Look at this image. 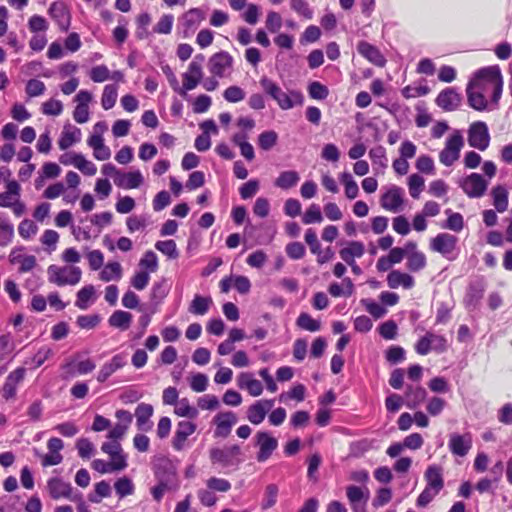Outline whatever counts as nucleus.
Instances as JSON below:
<instances>
[{"label": "nucleus", "mask_w": 512, "mask_h": 512, "mask_svg": "<svg viewBox=\"0 0 512 512\" xmlns=\"http://www.w3.org/2000/svg\"><path fill=\"white\" fill-rule=\"evenodd\" d=\"M425 479L427 486L434 490L435 493H439L444 487V480L442 475L441 467L437 465H430L425 471Z\"/></svg>", "instance_id": "nucleus-28"}, {"label": "nucleus", "mask_w": 512, "mask_h": 512, "mask_svg": "<svg viewBox=\"0 0 512 512\" xmlns=\"http://www.w3.org/2000/svg\"><path fill=\"white\" fill-rule=\"evenodd\" d=\"M255 446L259 447L256 459L259 463L268 460L278 447V440L268 431H258L255 435Z\"/></svg>", "instance_id": "nucleus-9"}, {"label": "nucleus", "mask_w": 512, "mask_h": 512, "mask_svg": "<svg viewBox=\"0 0 512 512\" xmlns=\"http://www.w3.org/2000/svg\"><path fill=\"white\" fill-rule=\"evenodd\" d=\"M409 193L412 198L417 199L424 187V178L417 174H411L408 178Z\"/></svg>", "instance_id": "nucleus-57"}, {"label": "nucleus", "mask_w": 512, "mask_h": 512, "mask_svg": "<svg viewBox=\"0 0 512 512\" xmlns=\"http://www.w3.org/2000/svg\"><path fill=\"white\" fill-rule=\"evenodd\" d=\"M430 92L428 85H407L401 90V94L404 98L410 99L419 96L427 95Z\"/></svg>", "instance_id": "nucleus-58"}, {"label": "nucleus", "mask_w": 512, "mask_h": 512, "mask_svg": "<svg viewBox=\"0 0 512 512\" xmlns=\"http://www.w3.org/2000/svg\"><path fill=\"white\" fill-rule=\"evenodd\" d=\"M414 284V278L408 273L392 270L387 275V285L391 289H397L399 286L405 289H411Z\"/></svg>", "instance_id": "nucleus-27"}, {"label": "nucleus", "mask_w": 512, "mask_h": 512, "mask_svg": "<svg viewBox=\"0 0 512 512\" xmlns=\"http://www.w3.org/2000/svg\"><path fill=\"white\" fill-rule=\"evenodd\" d=\"M406 351L398 345H391L385 351V359L392 365H396L405 360Z\"/></svg>", "instance_id": "nucleus-52"}, {"label": "nucleus", "mask_w": 512, "mask_h": 512, "mask_svg": "<svg viewBox=\"0 0 512 512\" xmlns=\"http://www.w3.org/2000/svg\"><path fill=\"white\" fill-rule=\"evenodd\" d=\"M467 141L470 147L484 151L489 147L490 134L488 126L483 121L473 122L467 131Z\"/></svg>", "instance_id": "nucleus-8"}, {"label": "nucleus", "mask_w": 512, "mask_h": 512, "mask_svg": "<svg viewBox=\"0 0 512 512\" xmlns=\"http://www.w3.org/2000/svg\"><path fill=\"white\" fill-rule=\"evenodd\" d=\"M448 445L452 454L463 457L469 452L471 448V438L469 435L464 436L453 433L450 435Z\"/></svg>", "instance_id": "nucleus-26"}, {"label": "nucleus", "mask_w": 512, "mask_h": 512, "mask_svg": "<svg viewBox=\"0 0 512 512\" xmlns=\"http://www.w3.org/2000/svg\"><path fill=\"white\" fill-rule=\"evenodd\" d=\"M127 364V358L126 355L123 353H118L114 355L110 361L104 363L102 367L100 368L96 380L99 383L106 382L109 377L117 372L118 370L122 369Z\"/></svg>", "instance_id": "nucleus-15"}, {"label": "nucleus", "mask_w": 512, "mask_h": 512, "mask_svg": "<svg viewBox=\"0 0 512 512\" xmlns=\"http://www.w3.org/2000/svg\"><path fill=\"white\" fill-rule=\"evenodd\" d=\"M169 288L166 285V280L163 279L155 282L151 289L150 300L154 305H159L168 295Z\"/></svg>", "instance_id": "nucleus-45"}, {"label": "nucleus", "mask_w": 512, "mask_h": 512, "mask_svg": "<svg viewBox=\"0 0 512 512\" xmlns=\"http://www.w3.org/2000/svg\"><path fill=\"white\" fill-rule=\"evenodd\" d=\"M291 9L305 19L313 18V10L305 0H290Z\"/></svg>", "instance_id": "nucleus-63"}, {"label": "nucleus", "mask_w": 512, "mask_h": 512, "mask_svg": "<svg viewBox=\"0 0 512 512\" xmlns=\"http://www.w3.org/2000/svg\"><path fill=\"white\" fill-rule=\"evenodd\" d=\"M427 391L421 385L406 384L404 390L405 406L411 410L418 408L426 399Z\"/></svg>", "instance_id": "nucleus-18"}, {"label": "nucleus", "mask_w": 512, "mask_h": 512, "mask_svg": "<svg viewBox=\"0 0 512 512\" xmlns=\"http://www.w3.org/2000/svg\"><path fill=\"white\" fill-rule=\"evenodd\" d=\"M278 486L276 484H268L265 488L264 497L261 502V508L263 510L273 507L277 502L278 497Z\"/></svg>", "instance_id": "nucleus-51"}, {"label": "nucleus", "mask_w": 512, "mask_h": 512, "mask_svg": "<svg viewBox=\"0 0 512 512\" xmlns=\"http://www.w3.org/2000/svg\"><path fill=\"white\" fill-rule=\"evenodd\" d=\"M458 238L449 233H439L430 241V249L441 254L448 261H454L460 254Z\"/></svg>", "instance_id": "nucleus-3"}, {"label": "nucleus", "mask_w": 512, "mask_h": 512, "mask_svg": "<svg viewBox=\"0 0 512 512\" xmlns=\"http://www.w3.org/2000/svg\"><path fill=\"white\" fill-rule=\"evenodd\" d=\"M153 472L158 483L176 488L178 485L177 468L168 458H160L153 465Z\"/></svg>", "instance_id": "nucleus-6"}, {"label": "nucleus", "mask_w": 512, "mask_h": 512, "mask_svg": "<svg viewBox=\"0 0 512 512\" xmlns=\"http://www.w3.org/2000/svg\"><path fill=\"white\" fill-rule=\"evenodd\" d=\"M155 248L166 255L169 259H177L179 256L176 243L172 239L157 241Z\"/></svg>", "instance_id": "nucleus-49"}, {"label": "nucleus", "mask_w": 512, "mask_h": 512, "mask_svg": "<svg viewBox=\"0 0 512 512\" xmlns=\"http://www.w3.org/2000/svg\"><path fill=\"white\" fill-rule=\"evenodd\" d=\"M392 499V489L389 487H381L376 491V495L372 500L374 508H380L388 504Z\"/></svg>", "instance_id": "nucleus-59"}, {"label": "nucleus", "mask_w": 512, "mask_h": 512, "mask_svg": "<svg viewBox=\"0 0 512 512\" xmlns=\"http://www.w3.org/2000/svg\"><path fill=\"white\" fill-rule=\"evenodd\" d=\"M20 197V185L17 181L11 180L6 184V191L0 193V207L8 208L12 202Z\"/></svg>", "instance_id": "nucleus-33"}, {"label": "nucleus", "mask_w": 512, "mask_h": 512, "mask_svg": "<svg viewBox=\"0 0 512 512\" xmlns=\"http://www.w3.org/2000/svg\"><path fill=\"white\" fill-rule=\"evenodd\" d=\"M296 324L301 329L310 331V332H317L321 328V323L319 320H316L312 318V316L306 312L300 313L296 320Z\"/></svg>", "instance_id": "nucleus-46"}, {"label": "nucleus", "mask_w": 512, "mask_h": 512, "mask_svg": "<svg viewBox=\"0 0 512 512\" xmlns=\"http://www.w3.org/2000/svg\"><path fill=\"white\" fill-rule=\"evenodd\" d=\"M211 304V297L196 294L190 303L189 312L195 315H204L208 312Z\"/></svg>", "instance_id": "nucleus-37"}, {"label": "nucleus", "mask_w": 512, "mask_h": 512, "mask_svg": "<svg viewBox=\"0 0 512 512\" xmlns=\"http://www.w3.org/2000/svg\"><path fill=\"white\" fill-rule=\"evenodd\" d=\"M259 83L264 92L275 100L282 110L292 109L297 105H302L304 102V96L300 91L291 90L289 93H286L276 82L267 76H263Z\"/></svg>", "instance_id": "nucleus-1"}, {"label": "nucleus", "mask_w": 512, "mask_h": 512, "mask_svg": "<svg viewBox=\"0 0 512 512\" xmlns=\"http://www.w3.org/2000/svg\"><path fill=\"white\" fill-rule=\"evenodd\" d=\"M402 405H405L404 395L401 396L396 393H390L385 398V407L388 413L393 414L398 412Z\"/></svg>", "instance_id": "nucleus-61"}, {"label": "nucleus", "mask_w": 512, "mask_h": 512, "mask_svg": "<svg viewBox=\"0 0 512 512\" xmlns=\"http://www.w3.org/2000/svg\"><path fill=\"white\" fill-rule=\"evenodd\" d=\"M196 428V424L191 421L184 420L178 422L172 439L173 449L176 451H182L185 448L186 440L196 431Z\"/></svg>", "instance_id": "nucleus-17"}, {"label": "nucleus", "mask_w": 512, "mask_h": 512, "mask_svg": "<svg viewBox=\"0 0 512 512\" xmlns=\"http://www.w3.org/2000/svg\"><path fill=\"white\" fill-rule=\"evenodd\" d=\"M365 252L364 244L360 241H351L347 247L342 248L339 251L341 259L345 263L355 261V258H360Z\"/></svg>", "instance_id": "nucleus-31"}, {"label": "nucleus", "mask_w": 512, "mask_h": 512, "mask_svg": "<svg viewBox=\"0 0 512 512\" xmlns=\"http://www.w3.org/2000/svg\"><path fill=\"white\" fill-rule=\"evenodd\" d=\"M273 406V400H258L247 409V419L254 425L262 423Z\"/></svg>", "instance_id": "nucleus-20"}, {"label": "nucleus", "mask_w": 512, "mask_h": 512, "mask_svg": "<svg viewBox=\"0 0 512 512\" xmlns=\"http://www.w3.org/2000/svg\"><path fill=\"white\" fill-rule=\"evenodd\" d=\"M48 280L57 286L76 285L81 280V269L77 266L50 265L47 269Z\"/></svg>", "instance_id": "nucleus-4"}, {"label": "nucleus", "mask_w": 512, "mask_h": 512, "mask_svg": "<svg viewBox=\"0 0 512 512\" xmlns=\"http://www.w3.org/2000/svg\"><path fill=\"white\" fill-rule=\"evenodd\" d=\"M462 100V96L454 87L443 89L435 99V103L442 110L450 112L455 111Z\"/></svg>", "instance_id": "nucleus-12"}, {"label": "nucleus", "mask_w": 512, "mask_h": 512, "mask_svg": "<svg viewBox=\"0 0 512 512\" xmlns=\"http://www.w3.org/2000/svg\"><path fill=\"white\" fill-rule=\"evenodd\" d=\"M323 220L322 212L318 204H311L305 211L302 221L304 224L320 223Z\"/></svg>", "instance_id": "nucleus-56"}, {"label": "nucleus", "mask_w": 512, "mask_h": 512, "mask_svg": "<svg viewBox=\"0 0 512 512\" xmlns=\"http://www.w3.org/2000/svg\"><path fill=\"white\" fill-rule=\"evenodd\" d=\"M278 140V135L273 130H267L259 134L258 145L264 151H269L273 148Z\"/></svg>", "instance_id": "nucleus-53"}, {"label": "nucleus", "mask_w": 512, "mask_h": 512, "mask_svg": "<svg viewBox=\"0 0 512 512\" xmlns=\"http://www.w3.org/2000/svg\"><path fill=\"white\" fill-rule=\"evenodd\" d=\"M309 97L315 100H325L329 95V89L319 81H312L308 85Z\"/></svg>", "instance_id": "nucleus-50"}, {"label": "nucleus", "mask_w": 512, "mask_h": 512, "mask_svg": "<svg viewBox=\"0 0 512 512\" xmlns=\"http://www.w3.org/2000/svg\"><path fill=\"white\" fill-rule=\"evenodd\" d=\"M300 180L299 173L295 170L282 171L276 178L274 185L280 189L288 190L297 185Z\"/></svg>", "instance_id": "nucleus-34"}, {"label": "nucleus", "mask_w": 512, "mask_h": 512, "mask_svg": "<svg viewBox=\"0 0 512 512\" xmlns=\"http://www.w3.org/2000/svg\"><path fill=\"white\" fill-rule=\"evenodd\" d=\"M403 189L392 185L385 193L382 194L380 204L382 208L392 212H398L403 204Z\"/></svg>", "instance_id": "nucleus-16"}, {"label": "nucleus", "mask_w": 512, "mask_h": 512, "mask_svg": "<svg viewBox=\"0 0 512 512\" xmlns=\"http://www.w3.org/2000/svg\"><path fill=\"white\" fill-rule=\"evenodd\" d=\"M114 488L120 498H124L134 492V484L132 480L126 476L118 478L114 483Z\"/></svg>", "instance_id": "nucleus-48"}, {"label": "nucleus", "mask_w": 512, "mask_h": 512, "mask_svg": "<svg viewBox=\"0 0 512 512\" xmlns=\"http://www.w3.org/2000/svg\"><path fill=\"white\" fill-rule=\"evenodd\" d=\"M369 157L373 165H379L380 167H387L386 149L381 146H375L369 150Z\"/></svg>", "instance_id": "nucleus-60"}, {"label": "nucleus", "mask_w": 512, "mask_h": 512, "mask_svg": "<svg viewBox=\"0 0 512 512\" xmlns=\"http://www.w3.org/2000/svg\"><path fill=\"white\" fill-rule=\"evenodd\" d=\"M346 497L348 502L369 500L370 492L367 487L362 488L357 485H349L346 487Z\"/></svg>", "instance_id": "nucleus-47"}, {"label": "nucleus", "mask_w": 512, "mask_h": 512, "mask_svg": "<svg viewBox=\"0 0 512 512\" xmlns=\"http://www.w3.org/2000/svg\"><path fill=\"white\" fill-rule=\"evenodd\" d=\"M153 406L146 403H140L135 410L136 424L139 430L147 431L151 428L149 419L153 415Z\"/></svg>", "instance_id": "nucleus-29"}, {"label": "nucleus", "mask_w": 512, "mask_h": 512, "mask_svg": "<svg viewBox=\"0 0 512 512\" xmlns=\"http://www.w3.org/2000/svg\"><path fill=\"white\" fill-rule=\"evenodd\" d=\"M476 88H481L476 85L475 81H469L466 87V95L468 105L476 111L488 110V102L486 97L481 91H476Z\"/></svg>", "instance_id": "nucleus-22"}, {"label": "nucleus", "mask_w": 512, "mask_h": 512, "mask_svg": "<svg viewBox=\"0 0 512 512\" xmlns=\"http://www.w3.org/2000/svg\"><path fill=\"white\" fill-rule=\"evenodd\" d=\"M495 210L502 213L508 208V191L503 185L493 187L491 191Z\"/></svg>", "instance_id": "nucleus-36"}, {"label": "nucleus", "mask_w": 512, "mask_h": 512, "mask_svg": "<svg viewBox=\"0 0 512 512\" xmlns=\"http://www.w3.org/2000/svg\"><path fill=\"white\" fill-rule=\"evenodd\" d=\"M49 16L57 23L62 32H67L71 24V16L63 2L55 1L48 9Z\"/></svg>", "instance_id": "nucleus-14"}, {"label": "nucleus", "mask_w": 512, "mask_h": 512, "mask_svg": "<svg viewBox=\"0 0 512 512\" xmlns=\"http://www.w3.org/2000/svg\"><path fill=\"white\" fill-rule=\"evenodd\" d=\"M74 166L79 169L83 174L88 176H93L97 172L96 165L87 160L85 156L81 153H77V156H75V164Z\"/></svg>", "instance_id": "nucleus-54"}, {"label": "nucleus", "mask_w": 512, "mask_h": 512, "mask_svg": "<svg viewBox=\"0 0 512 512\" xmlns=\"http://www.w3.org/2000/svg\"><path fill=\"white\" fill-rule=\"evenodd\" d=\"M339 180L344 185L345 196L350 200L355 199L358 196L359 188L351 173L342 172Z\"/></svg>", "instance_id": "nucleus-39"}, {"label": "nucleus", "mask_w": 512, "mask_h": 512, "mask_svg": "<svg viewBox=\"0 0 512 512\" xmlns=\"http://www.w3.org/2000/svg\"><path fill=\"white\" fill-rule=\"evenodd\" d=\"M75 305L82 310L89 307L95 296V288L93 285H86L77 292Z\"/></svg>", "instance_id": "nucleus-38"}, {"label": "nucleus", "mask_w": 512, "mask_h": 512, "mask_svg": "<svg viewBox=\"0 0 512 512\" xmlns=\"http://www.w3.org/2000/svg\"><path fill=\"white\" fill-rule=\"evenodd\" d=\"M233 64L232 56L226 51L215 53L209 59V70L214 76L222 77Z\"/></svg>", "instance_id": "nucleus-19"}, {"label": "nucleus", "mask_w": 512, "mask_h": 512, "mask_svg": "<svg viewBox=\"0 0 512 512\" xmlns=\"http://www.w3.org/2000/svg\"><path fill=\"white\" fill-rule=\"evenodd\" d=\"M398 326L394 320H387L379 325L378 331L382 338L392 340L397 335Z\"/></svg>", "instance_id": "nucleus-64"}, {"label": "nucleus", "mask_w": 512, "mask_h": 512, "mask_svg": "<svg viewBox=\"0 0 512 512\" xmlns=\"http://www.w3.org/2000/svg\"><path fill=\"white\" fill-rule=\"evenodd\" d=\"M47 488L52 499L71 498L72 486L60 477H52L47 482Z\"/></svg>", "instance_id": "nucleus-24"}, {"label": "nucleus", "mask_w": 512, "mask_h": 512, "mask_svg": "<svg viewBox=\"0 0 512 512\" xmlns=\"http://www.w3.org/2000/svg\"><path fill=\"white\" fill-rule=\"evenodd\" d=\"M463 145V136L459 131H455L446 139L445 147L439 153L440 162L446 167L452 166L459 159Z\"/></svg>", "instance_id": "nucleus-7"}, {"label": "nucleus", "mask_w": 512, "mask_h": 512, "mask_svg": "<svg viewBox=\"0 0 512 512\" xmlns=\"http://www.w3.org/2000/svg\"><path fill=\"white\" fill-rule=\"evenodd\" d=\"M81 139V130L75 126H65L58 140L61 150H66Z\"/></svg>", "instance_id": "nucleus-30"}, {"label": "nucleus", "mask_w": 512, "mask_h": 512, "mask_svg": "<svg viewBox=\"0 0 512 512\" xmlns=\"http://www.w3.org/2000/svg\"><path fill=\"white\" fill-rule=\"evenodd\" d=\"M356 49H357V52L363 58H365L367 61H369L373 65H375L377 67H381V68L386 65V62H387L386 58L377 46H375L365 40H361L358 42Z\"/></svg>", "instance_id": "nucleus-11"}, {"label": "nucleus", "mask_w": 512, "mask_h": 512, "mask_svg": "<svg viewBox=\"0 0 512 512\" xmlns=\"http://www.w3.org/2000/svg\"><path fill=\"white\" fill-rule=\"evenodd\" d=\"M499 80H503L501 70L498 65H492L478 69L469 81H475L476 85L482 87V82L494 85Z\"/></svg>", "instance_id": "nucleus-21"}, {"label": "nucleus", "mask_w": 512, "mask_h": 512, "mask_svg": "<svg viewBox=\"0 0 512 512\" xmlns=\"http://www.w3.org/2000/svg\"><path fill=\"white\" fill-rule=\"evenodd\" d=\"M484 292L485 284L482 279L471 281L463 300L465 308L470 312L477 310L484 296Z\"/></svg>", "instance_id": "nucleus-10"}, {"label": "nucleus", "mask_w": 512, "mask_h": 512, "mask_svg": "<svg viewBox=\"0 0 512 512\" xmlns=\"http://www.w3.org/2000/svg\"><path fill=\"white\" fill-rule=\"evenodd\" d=\"M144 181L142 173L139 170L122 172L119 176L114 178V183L123 189H136Z\"/></svg>", "instance_id": "nucleus-25"}, {"label": "nucleus", "mask_w": 512, "mask_h": 512, "mask_svg": "<svg viewBox=\"0 0 512 512\" xmlns=\"http://www.w3.org/2000/svg\"><path fill=\"white\" fill-rule=\"evenodd\" d=\"M118 96V88L115 84H108L104 87L102 97H101V105L104 110H110L114 107Z\"/></svg>", "instance_id": "nucleus-41"}, {"label": "nucleus", "mask_w": 512, "mask_h": 512, "mask_svg": "<svg viewBox=\"0 0 512 512\" xmlns=\"http://www.w3.org/2000/svg\"><path fill=\"white\" fill-rule=\"evenodd\" d=\"M132 322V314L123 310H116L108 319L111 327L118 328L122 331L127 330Z\"/></svg>", "instance_id": "nucleus-35"}, {"label": "nucleus", "mask_w": 512, "mask_h": 512, "mask_svg": "<svg viewBox=\"0 0 512 512\" xmlns=\"http://www.w3.org/2000/svg\"><path fill=\"white\" fill-rule=\"evenodd\" d=\"M213 422L216 425L214 437L226 438L231 433L232 426L236 424L237 417L232 411L220 412L214 417Z\"/></svg>", "instance_id": "nucleus-13"}, {"label": "nucleus", "mask_w": 512, "mask_h": 512, "mask_svg": "<svg viewBox=\"0 0 512 512\" xmlns=\"http://www.w3.org/2000/svg\"><path fill=\"white\" fill-rule=\"evenodd\" d=\"M445 214L448 216L442 228L454 232H460L464 227V218L462 214L453 212L451 209H446Z\"/></svg>", "instance_id": "nucleus-40"}, {"label": "nucleus", "mask_w": 512, "mask_h": 512, "mask_svg": "<svg viewBox=\"0 0 512 512\" xmlns=\"http://www.w3.org/2000/svg\"><path fill=\"white\" fill-rule=\"evenodd\" d=\"M14 226L6 219H0V246H7L13 239Z\"/></svg>", "instance_id": "nucleus-55"}, {"label": "nucleus", "mask_w": 512, "mask_h": 512, "mask_svg": "<svg viewBox=\"0 0 512 512\" xmlns=\"http://www.w3.org/2000/svg\"><path fill=\"white\" fill-rule=\"evenodd\" d=\"M361 303L365 306L369 314L375 319L382 318L386 313V308L372 299H362Z\"/></svg>", "instance_id": "nucleus-62"}, {"label": "nucleus", "mask_w": 512, "mask_h": 512, "mask_svg": "<svg viewBox=\"0 0 512 512\" xmlns=\"http://www.w3.org/2000/svg\"><path fill=\"white\" fill-rule=\"evenodd\" d=\"M458 185L469 198H480L486 193L489 181L482 174L473 172L462 177Z\"/></svg>", "instance_id": "nucleus-5"}, {"label": "nucleus", "mask_w": 512, "mask_h": 512, "mask_svg": "<svg viewBox=\"0 0 512 512\" xmlns=\"http://www.w3.org/2000/svg\"><path fill=\"white\" fill-rule=\"evenodd\" d=\"M26 369L18 367L8 374L3 385V397L10 400L15 397L17 392V385L24 379Z\"/></svg>", "instance_id": "nucleus-23"}, {"label": "nucleus", "mask_w": 512, "mask_h": 512, "mask_svg": "<svg viewBox=\"0 0 512 512\" xmlns=\"http://www.w3.org/2000/svg\"><path fill=\"white\" fill-rule=\"evenodd\" d=\"M122 268L119 262H108L104 269L100 272L99 276L102 281L109 282L113 279H120Z\"/></svg>", "instance_id": "nucleus-44"}, {"label": "nucleus", "mask_w": 512, "mask_h": 512, "mask_svg": "<svg viewBox=\"0 0 512 512\" xmlns=\"http://www.w3.org/2000/svg\"><path fill=\"white\" fill-rule=\"evenodd\" d=\"M427 265L426 256L423 252L410 253L407 256L406 267L411 272H419Z\"/></svg>", "instance_id": "nucleus-43"}, {"label": "nucleus", "mask_w": 512, "mask_h": 512, "mask_svg": "<svg viewBox=\"0 0 512 512\" xmlns=\"http://www.w3.org/2000/svg\"><path fill=\"white\" fill-rule=\"evenodd\" d=\"M241 448L238 444L226 446L224 448H211L209 457L212 464H218L222 468H238L241 463Z\"/></svg>", "instance_id": "nucleus-2"}, {"label": "nucleus", "mask_w": 512, "mask_h": 512, "mask_svg": "<svg viewBox=\"0 0 512 512\" xmlns=\"http://www.w3.org/2000/svg\"><path fill=\"white\" fill-rule=\"evenodd\" d=\"M9 262L11 264L19 263V272L25 273L36 266V257L34 255L16 254V249H13L9 255Z\"/></svg>", "instance_id": "nucleus-32"}, {"label": "nucleus", "mask_w": 512, "mask_h": 512, "mask_svg": "<svg viewBox=\"0 0 512 512\" xmlns=\"http://www.w3.org/2000/svg\"><path fill=\"white\" fill-rule=\"evenodd\" d=\"M203 19L199 8H191L183 15V26L186 30L194 31Z\"/></svg>", "instance_id": "nucleus-42"}]
</instances>
